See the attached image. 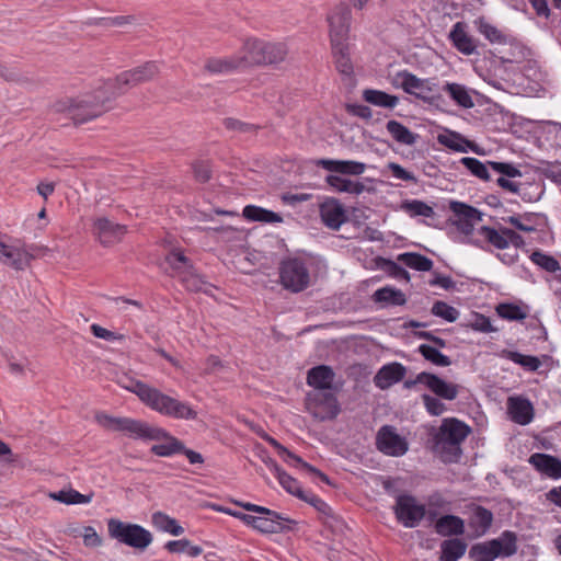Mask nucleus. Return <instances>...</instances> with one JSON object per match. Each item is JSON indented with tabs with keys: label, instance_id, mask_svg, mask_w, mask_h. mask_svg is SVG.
<instances>
[{
	"label": "nucleus",
	"instance_id": "11",
	"mask_svg": "<svg viewBox=\"0 0 561 561\" xmlns=\"http://www.w3.org/2000/svg\"><path fill=\"white\" fill-rule=\"evenodd\" d=\"M396 84L405 93L425 102L430 101V94L437 90V84L432 79H421L407 70L397 73Z\"/></svg>",
	"mask_w": 561,
	"mask_h": 561
},
{
	"label": "nucleus",
	"instance_id": "39",
	"mask_svg": "<svg viewBox=\"0 0 561 561\" xmlns=\"http://www.w3.org/2000/svg\"><path fill=\"white\" fill-rule=\"evenodd\" d=\"M399 263L420 272H428L433 268V261L416 252H405L397 256Z\"/></svg>",
	"mask_w": 561,
	"mask_h": 561
},
{
	"label": "nucleus",
	"instance_id": "43",
	"mask_svg": "<svg viewBox=\"0 0 561 561\" xmlns=\"http://www.w3.org/2000/svg\"><path fill=\"white\" fill-rule=\"evenodd\" d=\"M387 131L399 144L412 146L416 142L417 135L398 121H389L386 125Z\"/></svg>",
	"mask_w": 561,
	"mask_h": 561
},
{
	"label": "nucleus",
	"instance_id": "30",
	"mask_svg": "<svg viewBox=\"0 0 561 561\" xmlns=\"http://www.w3.org/2000/svg\"><path fill=\"white\" fill-rule=\"evenodd\" d=\"M437 139L440 145L454 151L467 152L468 149H471L473 152L480 153L478 146L462 137L459 133L449 131L446 135H438Z\"/></svg>",
	"mask_w": 561,
	"mask_h": 561
},
{
	"label": "nucleus",
	"instance_id": "5",
	"mask_svg": "<svg viewBox=\"0 0 561 561\" xmlns=\"http://www.w3.org/2000/svg\"><path fill=\"white\" fill-rule=\"evenodd\" d=\"M243 68L254 65H273L283 61L287 48L283 43L248 38L239 50Z\"/></svg>",
	"mask_w": 561,
	"mask_h": 561
},
{
	"label": "nucleus",
	"instance_id": "61",
	"mask_svg": "<svg viewBox=\"0 0 561 561\" xmlns=\"http://www.w3.org/2000/svg\"><path fill=\"white\" fill-rule=\"evenodd\" d=\"M193 171L195 179L201 183H205L210 179L211 170L208 162L201 161L194 163Z\"/></svg>",
	"mask_w": 561,
	"mask_h": 561
},
{
	"label": "nucleus",
	"instance_id": "15",
	"mask_svg": "<svg viewBox=\"0 0 561 561\" xmlns=\"http://www.w3.org/2000/svg\"><path fill=\"white\" fill-rule=\"evenodd\" d=\"M93 232L103 245H111L122 240L126 233V227L101 217L95 219Z\"/></svg>",
	"mask_w": 561,
	"mask_h": 561
},
{
	"label": "nucleus",
	"instance_id": "60",
	"mask_svg": "<svg viewBox=\"0 0 561 561\" xmlns=\"http://www.w3.org/2000/svg\"><path fill=\"white\" fill-rule=\"evenodd\" d=\"M387 168L390 170L392 175L399 180L405 181V182H413L416 183V178L413 173L407 171L403 169L400 164L396 162H389Z\"/></svg>",
	"mask_w": 561,
	"mask_h": 561
},
{
	"label": "nucleus",
	"instance_id": "55",
	"mask_svg": "<svg viewBox=\"0 0 561 561\" xmlns=\"http://www.w3.org/2000/svg\"><path fill=\"white\" fill-rule=\"evenodd\" d=\"M432 313L448 322H455L459 317V311L444 301H436L432 307Z\"/></svg>",
	"mask_w": 561,
	"mask_h": 561
},
{
	"label": "nucleus",
	"instance_id": "18",
	"mask_svg": "<svg viewBox=\"0 0 561 561\" xmlns=\"http://www.w3.org/2000/svg\"><path fill=\"white\" fill-rule=\"evenodd\" d=\"M407 369L400 363H391L382 366L374 377L377 388L385 390L392 385L401 381L405 376Z\"/></svg>",
	"mask_w": 561,
	"mask_h": 561
},
{
	"label": "nucleus",
	"instance_id": "27",
	"mask_svg": "<svg viewBox=\"0 0 561 561\" xmlns=\"http://www.w3.org/2000/svg\"><path fill=\"white\" fill-rule=\"evenodd\" d=\"M262 438L276 449L277 455L287 465L295 467V468L306 469L310 472H316L314 467L305 462L299 456L293 454L290 450H288L286 447H284L282 444H279L275 438H273L268 434L262 435Z\"/></svg>",
	"mask_w": 561,
	"mask_h": 561
},
{
	"label": "nucleus",
	"instance_id": "36",
	"mask_svg": "<svg viewBox=\"0 0 561 561\" xmlns=\"http://www.w3.org/2000/svg\"><path fill=\"white\" fill-rule=\"evenodd\" d=\"M243 217L249 221H260L266 224L282 222L279 214L255 205H247L242 211Z\"/></svg>",
	"mask_w": 561,
	"mask_h": 561
},
{
	"label": "nucleus",
	"instance_id": "24",
	"mask_svg": "<svg viewBox=\"0 0 561 561\" xmlns=\"http://www.w3.org/2000/svg\"><path fill=\"white\" fill-rule=\"evenodd\" d=\"M341 391H321L318 401V421L333 420L341 412L337 394Z\"/></svg>",
	"mask_w": 561,
	"mask_h": 561
},
{
	"label": "nucleus",
	"instance_id": "42",
	"mask_svg": "<svg viewBox=\"0 0 561 561\" xmlns=\"http://www.w3.org/2000/svg\"><path fill=\"white\" fill-rule=\"evenodd\" d=\"M499 543V558H510L518 550V538L516 533L512 530H504L497 538L492 539Z\"/></svg>",
	"mask_w": 561,
	"mask_h": 561
},
{
	"label": "nucleus",
	"instance_id": "28",
	"mask_svg": "<svg viewBox=\"0 0 561 561\" xmlns=\"http://www.w3.org/2000/svg\"><path fill=\"white\" fill-rule=\"evenodd\" d=\"M373 300L381 307H394L403 306L407 302V297L401 289L385 286L374 293Z\"/></svg>",
	"mask_w": 561,
	"mask_h": 561
},
{
	"label": "nucleus",
	"instance_id": "19",
	"mask_svg": "<svg viewBox=\"0 0 561 561\" xmlns=\"http://www.w3.org/2000/svg\"><path fill=\"white\" fill-rule=\"evenodd\" d=\"M494 520L493 513L480 505L472 508L471 516L468 520L469 528L472 530L474 538L484 536L491 528Z\"/></svg>",
	"mask_w": 561,
	"mask_h": 561
},
{
	"label": "nucleus",
	"instance_id": "44",
	"mask_svg": "<svg viewBox=\"0 0 561 561\" xmlns=\"http://www.w3.org/2000/svg\"><path fill=\"white\" fill-rule=\"evenodd\" d=\"M151 523L157 529L169 533L173 536H180L184 533V528L178 524L176 519L162 512L153 513L151 516Z\"/></svg>",
	"mask_w": 561,
	"mask_h": 561
},
{
	"label": "nucleus",
	"instance_id": "1",
	"mask_svg": "<svg viewBox=\"0 0 561 561\" xmlns=\"http://www.w3.org/2000/svg\"><path fill=\"white\" fill-rule=\"evenodd\" d=\"M158 72L157 64L148 61L140 67L122 72L115 79H108L92 93L57 102L54 110L67 113L75 124L87 123L107 112L117 96L133 87L151 80Z\"/></svg>",
	"mask_w": 561,
	"mask_h": 561
},
{
	"label": "nucleus",
	"instance_id": "20",
	"mask_svg": "<svg viewBox=\"0 0 561 561\" xmlns=\"http://www.w3.org/2000/svg\"><path fill=\"white\" fill-rule=\"evenodd\" d=\"M529 463L551 479H561V460L554 456L536 453L529 457Z\"/></svg>",
	"mask_w": 561,
	"mask_h": 561
},
{
	"label": "nucleus",
	"instance_id": "33",
	"mask_svg": "<svg viewBox=\"0 0 561 561\" xmlns=\"http://www.w3.org/2000/svg\"><path fill=\"white\" fill-rule=\"evenodd\" d=\"M163 416L190 421L197 417V412L188 402L181 401L178 398L172 397Z\"/></svg>",
	"mask_w": 561,
	"mask_h": 561
},
{
	"label": "nucleus",
	"instance_id": "22",
	"mask_svg": "<svg viewBox=\"0 0 561 561\" xmlns=\"http://www.w3.org/2000/svg\"><path fill=\"white\" fill-rule=\"evenodd\" d=\"M318 165H321L331 173L343 175H360L366 170L365 163L353 160L321 159L318 160Z\"/></svg>",
	"mask_w": 561,
	"mask_h": 561
},
{
	"label": "nucleus",
	"instance_id": "38",
	"mask_svg": "<svg viewBox=\"0 0 561 561\" xmlns=\"http://www.w3.org/2000/svg\"><path fill=\"white\" fill-rule=\"evenodd\" d=\"M363 99L375 106L393 108L399 103V98L380 90L366 89L363 91Z\"/></svg>",
	"mask_w": 561,
	"mask_h": 561
},
{
	"label": "nucleus",
	"instance_id": "8",
	"mask_svg": "<svg viewBox=\"0 0 561 561\" xmlns=\"http://www.w3.org/2000/svg\"><path fill=\"white\" fill-rule=\"evenodd\" d=\"M237 505L241 506L245 511L257 513L261 516H257L254 529L264 533V534H276L289 529V524L293 520L283 517L275 511H272L267 507L260 506L256 504H252L249 502H234Z\"/></svg>",
	"mask_w": 561,
	"mask_h": 561
},
{
	"label": "nucleus",
	"instance_id": "21",
	"mask_svg": "<svg viewBox=\"0 0 561 561\" xmlns=\"http://www.w3.org/2000/svg\"><path fill=\"white\" fill-rule=\"evenodd\" d=\"M511 419L520 425L529 424L534 419V407L528 399L511 397L507 401Z\"/></svg>",
	"mask_w": 561,
	"mask_h": 561
},
{
	"label": "nucleus",
	"instance_id": "41",
	"mask_svg": "<svg viewBox=\"0 0 561 561\" xmlns=\"http://www.w3.org/2000/svg\"><path fill=\"white\" fill-rule=\"evenodd\" d=\"M49 499L67 504V505H73V504H88L92 501L93 493L90 494H82L78 492L77 490L69 489V490H60L58 492H49L48 494Z\"/></svg>",
	"mask_w": 561,
	"mask_h": 561
},
{
	"label": "nucleus",
	"instance_id": "54",
	"mask_svg": "<svg viewBox=\"0 0 561 561\" xmlns=\"http://www.w3.org/2000/svg\"><path fill=\"white\" fill-rule=\"evenodd\" d=\"M224 125L228 130L234 131L240 135H253L256 133L259 126L241 122L239 119L228 117L224 119Z\"/></svg>",
	"mask_w": 561,
	"mask_h": 561
},
{
	"label": "nucleus",
	"instance_id": "56",
	"mask_svg": "<svg viewBox=\"0 0 561 561\" xmlns=\"http://www.w3.org/2000/svg\"><path fill=\"white\" fill-rule=\"evenodd\" d=\"M422 400L430 414L437 416L444 413L445 404L439 399L430 394H423Z\"/></svg>",
	"mask_w": 561,
	"mask_h": 561
},
{
	"label": "nucleus",
	"instance_id": "46",
	"mask_svg": "<svg viewBox=\"0 0 561 561\" xmlns=\"http://www.w3.org/2000/svg\"><path fill=\"white\" fill-rule=\"evenodd\" d=\"M445 92L461 107L471 108L474 103L465 85L458 83H446L443 88Z\"/></svg>",
	"mask_w": 561,
	"mask_h": 561
},
{
	"label": "nucleus",
	"instance_id": "64",
	"mask_svg": "<svg viewBox=\"0 0 561 561\" xmlns=\"http://www.w3.org/2000/svg\"><path fill=\"white\" fill-rule=\"evenodd\" d=\"M543 503H547L561 510V485L551 488L548 492L543 494Z\"/></svg>",
	"mask_w": 561,
	"mask_h": 561
},
{
	"label": "nucleus",
	"instance_id": "34",
	"mask_svg": "<svg viewBox=\"0 0 561 561\" xmlns=\"http://www.w3.org/2000/svg\"><path fill=\"white\" fill-rule=\"evenodd\" d=\"M467 550V543L459 538L446 539L440 543V561H457Z\"/></svg>",
	"mask_w": 561,
	"mask_h": 561
},
{
	"label": "nucleus",
	"instance_id": "63",
	"mask_svg": "<svg viewBox=\"0 0 561 561\" xmlns=\"http://www.w3.org/2000/svg\"><path fill=\"white\" fill-rule=\"evenodd\" d=\"M83 542L87 547H99L102 543V539L93 527L87 526L83 529Z\"/></svg>",
	"mask_w": 561,
	"mask_h": 561
},
{
	"label": "nucleus",
	"instance_id": "14",
	"mask_svg": "<svg viewBox=\"0 0 561 561\" xmlns=\"http://www.w3.org/2000/svg\"><path fill=\"white\" fill-rule=\"evenodd\" d=\"M419 381H421L424 386H426L432 392H434L437 397L445 400H455L459 393V386L447 382L439 378L438 376L422 371L419 374Z\"/></svg>",
	"mask_w": 561,
	"mask_h": 561
},
{
	"label": "nucleus",
	"instance_id": "9",
	"mask_svg": "<svg viewBox=\"0 0 561 561\" xmlns=\"http://www.w3.org/2000/svg\"><path fill=\"white\" fill-rule=\"evenodd\" d=\"M279 278L284 288L299 293L309 284V273L305 263L297 257H288L279 264Z\"/></svg>",
	"mask_w": 561,
	"mask_h": 561
},
{
	"label": "nucleus",
	"instance_id": "31",
	"mask_svg": "<svg viewBox=\"0 0 561 561\" xmlns=\"http://www.w3.org/2000/svg\"><path fill=\"white\" fill-rule=\"evenodd\" d=\"M343 174L332 173L325 176V183L334 191L359 195L365 186L360 182L352 181L342 176Z\"/></svg>",
	"mask_w": 561,
	"mask_h": 561
},
{
	"label": "nucleus",
	"instance_id": "10",
	"mask_svg": "<svg viewBox=\"0 0 561 561\" xmlns=\"http://www.w3.org/2000/svg\"><path fill=\"white\" fill-rule=\"evenodd\" d=\"M393 513L401 525L407 528H415L425 517L426 507L411 494H398L396 495Z\"/></svg>",
	"mask_w": 561,
	"mask_h": 561
},
{
	"label": "nucleus",
	"instance_id": "29",
	"mask_svg": "<svg viewBox=\"0 0 561 561\" xmlns=\"http://www.w3.org/2000/svg\"><path fill=\"white\" fill-rule=\"evenodd\" d=\"M164 264L167 265L165 271L180 280L193 268L190 260L180 251L170 252L165 256Z\"/></svg>",
	"mask_w": 561,
	"mask_h": 561
},
{
	"label": "nucleus",
	"instance_id": "48",
	"mask_svg": "<svg viewBox=\"0 0 561 561\" xmlns=\"http://www.w3.org/2000/svg\"><path fill=\"white\" fill-rule=\"evenodd\" d=\"M181 282L190 291H203L208 294L211 290V285L204 280L194 270V267L182 276Z\"/></svg>",
	"mask_w": 561,
	"mask_h": 561
},
{
	"label": "nucleus",
	"instance_id": "4",
	"mask_svg": "<svg viewBox=\"0 0 561 561\" xmlns=\"http://www.w3.org/2000/svg\"><path fill=\"white\" fill-rule=\"evenodd\" d=\"M470 433V427L456 419H445L433 436V449L445 462L457 461L461 455V444Z\"/></svg>",
	"mask_w": 561,
	"mask_h": 561
},
{
	"label": "nucleus",
	"instance_id": "57",
	"mask_svg": "<svg viewBox=\"0 0 561 561\" xmlns=\"http://www.w3.org/2000/svg\"><path fill=\"white\" fill-rule=\"evenodd\" d=\"M131 16L127 15H117L111 18H98L94 19L91 24L101 25V26H122L128 24L131 21Z\"/></svg>",
	"mask_w": 561,
	"mask_h": 561
},
{
	"label": "nucleus",
	"instance_id": "25",
	"mask_svg": "<svg viewBox=\"0 0 561 561\" xmlns=\"http://www.w3.org/2000/svg\"><path fill=\"white\" fill-rule=\"evenodd\" d=\"M436 534L442 537L460 536L465 533V522L456 515H444L434 525Z\"/></svg>",
	"mask_w": 561,
	"mask_h": 561
},
{
	"label": "nucleus",
	"instance_id": "52",
	"mask_svg": "<svg viewBox=\"0 0 561 561\" xmlns=\"http://www.w3.org/2000/svg\"><path fill=\"white\" fill-rule=\"evenodd\" d=\"M460 163L471 172L472 175L483 180H490V173L488 170V162L483 163L480 160L471 157L461 158Z\"/></svg>",
	"mask_w": 561,
	"mask_h": 561
},
{
	"label": "nucleus",
	"instance_id": "62",
	"mask_svg": "<svg viewBox=\"0 0 561 561\" xmlns=\"http://www.w3.org/2000/svg\"><path fill=\"white\" fill-rule=\"evenodd\" d=\"M91 332L95 337L103 339L105 341H113V340H122L123 335H117L116 333L99 325V324H92L91 325Z\"/></svg>",
	"mask_w": 561,
	"mask_h": 561
},
{
	"label": "nucleus",
	"instance_id": "45",
	"mask_svg": "<svg viewBox=\"0 0 561 561\" xmlns=\"http://www.w3.org/2000/svg\"><path fill=\"white\" fill-rule=\"evenodd\" d=\"M500 356L510 359L515 364L520 365L522 367L529 371H536L541 366V362L539 360L538 357L531 355H524L515 351L502 350Z\"/></svg>",
	"mask_w": 561,
	"mask_h": 561
},
{
	"label": "nucleus",
	"instance_id": "35",
	"mask_svg": "<svg viewBox=\"0 0 561 561\" xmlns=\"http://www.w3.org/2000/svg\"><path fill=\"white\" fill-rule=\"evenodd\" d=\"M474 24L479 33L482 34L491 44L506 45L512 42V38L508 35L486 22L483 18L476 20Z\"/></svg>",
	"mask_w": 561,
	"mask_h": 561
},
{
	"label": "nucleus",
	"instance_id": "47",
	"mask_svg": "<svg viewBox=\"0 0 561 561\" xmlns=\"http://www.w3.org/2000/svg\"><path fill=\"white\" fill-rule=\"evenodd\" d=\"M450 209L457 216V220L470 222H480L482 220V213L465 203L451 202Z\"/></svg>",
	"mask_w": 561,
	"mask_h": 561
},
{
	"label": "nucleus",
	"instance_id": "16",
	"mask_svg": "<svg viewBox=\"0 0 561 561\" xmlns=\"http://www.w3.org/2000/svg\"><path fill=\"white\" fill-rule=\"evenodd\" d=\"M34 255L25 248L11 247L0 241V261L14 270H24Z\"/></svg>",
	"mask_w": 561,
	"mask_h": 561
},
{
	"label": "nucleus",
	"instance_id": "32",
	"mask_svg": "<svg viewBox=\"0 0 561 561\" xmlns=\"http://www.w3.org/2000/svg\"><path fill=\"white\" fill-rule=\"evenodd\" d=\"M343 381L335 379V373L331 367L318 365V401H320L321 391H342Z\"/></svg>",
	"mask_w": 561,
	"mask_h": 561
},
{
	"label": "nucleus",
	"instance_id": "17",
	"mask_svg": "<svg viewBox=\"0 0 561 561\" xmlns=\"http://www.w3.org/2000/svg\"><path fill=\"white\" fill-rule=\"evenodd\" d=\"M320 215L323 224L333 230H337L347 219L343 205L335 198L320 205Z\"/></svg>",
	"mask_w": 561,
	"mask_h": 561
},
{
	"label": "nucleus",
	"instance_id": "13",
	"mask_svg": "<svg viewBox=\"0 0 561 561\" xmlns=\"http://www.w3.org/2000/svg\"><path fill=\"white\" fill-rule=\"evenodd\" d=\"M376 444L378 449L388 456L399 457L404 455L408 450L405 439L398 435L393 427L388 425L379 430Z\"/></svg>",
	"mask_w": 561,
	"mask_h": 561
},
{
	"label": "nucleus",
	"instance_id": "59",
	"mask_svg": "<svg viewBox=\"0 0 561 561\" xmlns=\"http://www.w3.org/2000/svg\"><path fill=\"white\" fill-rule=\"evenodd\" d=\"M471 328L476 331L483 332V333H490V332L497 331V329L492 325L489 317H485V316L479 314V313H477L474 316V320L471 323Z\"/></svg>",
	"mask_w": 561,
	"mask_h": 561
},
{
	"label": "nucleus",
	"instance_id": "7",
	"mask_svg": "<svg viewBox=\"0 0 561 561\" xmlns=\"http://www.w3.org/2000/svg\"><path fill=\"white\" fill-rule=\"evenodd\" d=\"M124 388L135 393L147 408L161 415H164L172 399L171 396L163 393L160 389L136 379H129Z\"/></svg>",
	"mask_w": 561,
	"mask_h": 561
},
{
	"label": "nucleus",
	"instance_id": "37",
	"mask_svg": "<svg viewBox=\"0 0 561 561\" xmlns=\"http://www.w3.org/2000/svg\"><path fill=\"white\" fill-rule=\"evenodd\" d=\"M497 546L499 543L492 539L474 543L469 550V557L476 561H494L499 558Z\"/></svg>",
	"mask_w": 561,
	"mask_h": 561
},
{
	"label": "nucleus",
	"instance_id": "26",
	"mask_svg": "<svg viewBox=\"0 0 561 561\" xmlns=\"http://www.w3.org/2000/svg\"><path fill=\"white\" fill-rule=\"evenodd\" d=\"M243 68L240 54L225 58H209L205 69L210 73L226 75Z\"/></svg>",
	"mask_w": 561,
	"mask_h": 561
},
{
	"label": "nucleus",
	"instance_id": "3",
	"mask_svg": "<svg viewBox=\"0 0 561 561\" xmlns=\"http://www.w3.org/2000/svg\"><path fill=\"white\" fill-rule=\"evenodd\" d=\"M329 37L331 54L337 71L345 76H351L354 71L353 65V45L350 39V28L352 12L347 4L336 5L328 14Z\"/></svg>",
	"mask_w": 561,
	"mask_h": 561
},
{
	"label": "nucleus",
	"instance_id": "50",
	"mask_svg": "<svg viewBox=\"0 0 561 561\" xmlns=\"http://www.w3.org/2000/svg\"><path fill=\"white\" fill-rule=\"evenodd\" d=\"M530 260L534 264L549 273H556L561 270L560 263L557 259L540 250L534 251L530 255Z\"/></svg>",
	"mask_w": 561,
	"mask_h": 561
},
{
	"label": "nucleus",
	"instance_id": "2",
	"mask_svg": "<svg viewBox=\"0 0 561 561\" xmlns=\"http://www.w3.org/2000/svg\"><path fill=\"white\" fill-rule=\"evenodd\" d=\"M94 419L105 430L123 432L134 439L158 442L150 448L156 456L171 457L184 449L182 440L163 427L151 425L148 422L130 417H116L104 412H98Z\"/></svg>",
	"mask_w": 561,
	"mask_h": 561
},
{
	"label": "nucleus",
	"instance_id": "58",
	"mask_svg": "<svg viewBox=\"0 0 561 561\" xmlns=\"http://www.w3.org/2000/svg\"><path fill=\"white\" fill-rule=\"evenodd\" d=\"M385 270L390 276L397 279H403L405 282L410 280V274L408 273V271H405L397 262L390 260L385 261Z\"/></svg>",
	"mask_w": 561,
	"mask_h": 561
},
{
	"label": "nucleus",
	"instance_id": "6",
	"mask_svg": "<svg viewBox=\"0 0 561 561\" xmlns=\"http://www.w3.org/2000/svg\"><path fill=\"white\" fill-rule=\"evenodd\" d=\"M107 531L112 539L140 551H144L153 540L152 534L142 526L116 518L107 520Z\"/></svg>",
	"mask_w": 561,
	"mask_h": 561
},
{
	"label": "nucleus",
	"instance_id": "12",
	"mask_svg": "<svg viewBox=\"0 0 561 561\" xmlns=\"http://www.w3.org/2000/svg\"><path fill=\"white\" fill-rule=\"evenodd\" d=\"M479 233L489 244L499 250L507 249L510 244H513L515 248H519L524 244L523 237L510 228L496 230L488 226H482L479 229Z\"/></svg>",
	"mask_w": 561,
	"mask_h": 561
},
{
	"label": "nucleus",
	"instance_id": "49",
	"mask_svg": "<svg viewBox=\"0 0 561 561\" xmlns=\"http://www.w3.org/2000/svg\"><path fill=\"white\" fill-rule=\"evenodd\" d=\"M419 353L435 366L447 367L451 364L450 358L434 346L422 344L419 346Z\"/></svg>",
	"mask_w": 561,
	"mask_h": 561
},
{
	"label": "nucleus",
	"instance_id": "23",
	"mask_svg": "<svg viewBox=\"0 0 561 561\" xmlns=\"http://www.w3.org/2000/svg\"><path fill=\"white\" fill-rule=\"evenodd\" d=\"M467 25L463 22H457L454 24L449 38L453 42V45L465 55H472L477 49L476 39L468 34L466 31Z\"/></svg>",
	"mask_w": 561,
	"mask_h": 561
},
{
	"label": "nucleus",
	"instance_id": "40",
	"mask_svg": "<svg viewBox=\"0 0 561 561\" xmlns=\"http://www.w3.org/2000/svg\"><path fill=\"white\" fill-rule=\"evenodd\" d=\"M276 479L288 493L296 495L297 497L308 502L312 506H316V497L312 494H310V496L306 495L299 482L295 478L289 476L286 471L283 470L276 477Z\"/></svg>",
	"mask_w": 561,
	"mask_h": 561
},
{
	"label": "nucleus",
	"instance_id": "51",
	"mask_svg": "<svg viewBox=\"0 0 561 561\" xmlns=\"http://www.w3.org/2000/svg\"><path fill=\"white\" fill-rule=\"evenodd\" d=\"M496 312L502 319L510 321H522L527 317V311L514 304H500Z\"/></svg>",
	"mask_w": 561,
	"mask_h": 561
},
{
	"label": "nucleus",
	"instance_id": "53",
	"mask_svg": "<svg viewBox=\"0 0 561 561\" xmlns=\"http://www.w3.org/2000/svg\"><path fill=\"white\" fill-rule=\"evenodd\" d=\"M402 209L412 217H433L435 214L434 209L430 205L419 199L404 202L402 204Z\"/></svg>",
	"mask_w": 561,
	"mask_h": 561
}]
</instances>
